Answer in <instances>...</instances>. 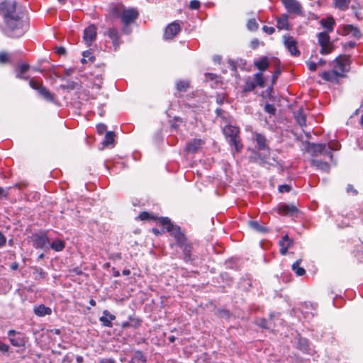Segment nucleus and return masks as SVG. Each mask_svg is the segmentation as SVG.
I'll list each match as a JSON object with an SVG mask.
<instances>
[{
  "label": "nucleus",
  "mask_w": 363,
  "mask_h": 363,
  "mask_svg": "<svg viewBox=\"0 0 363 363\" xmlns=\"http://www.w3.org/2000/svg\"><path fill=\"white\" fill-rule=\"evenodd\" d=\"M330 38L328 32H320L318 35V41L321 48L320 54L328 55L333 50V45L330 43Z\"/></svg>",
  "instance_id": "39448f33"
},
{
  "label": "nucleus",
  "mask_w": 363,
  "mask_h": 363,
  "mask_svg": "<svg viewBox=\"0 0 363 363\" xmlns=\"http://www.w3.org/2000/svg\"><path fill=\"white\" fill-rule=\"evenodd\" d=\"M33 247L36 249H43L49 244V239L46 232L33 235Z\"/></svg>",
  "instance_id": "1a4fd4ad"
},
{
  "label": "nucleus",
  "mask_w": 363,
  "mask_h": 363,
  "mask_svg": "<svg viewBox=\"0 0 363 363\" xmlns=\"http://www.w3.org/2000/svg\"><path fill=\"white\" fill-rule=\"evenodd\" d=\"M10 343L17 347L25 345V338L23 335L15 330H9L7 333Z\"/></svg>",
  "instance_id": "0eeeda50"
},
{
  "label": "nucleus",
  "mask_w": 363,
  "mask_h": 363,
  "mask_svg": "<svg viewBox=\"0 0 363 363\" xmlns=\"http://www.w3.org/2000/svg\"><path fill=\"white\" fill-rule=\"evenodd\" d=\"M256 88V84L255 82L247 81L245 82L244 85L243 90L245 91H252Z\"/></svg>",
  "instance_id": "de8ad7c7"
},
{
  "label": "nucleus",
  "mask_w": 363,
  "mask_h": 363,
  "mask_svg": "<svg viewBox=\"0 0 363 363\" xmlns=\"http://www.w3.org/2000/svg\"><path fill=\"white\" fill-rule=\"evenodd\" d=\"M334 62L335 63V67H337L340 76L343 72H347L348 68V59L345 57H337L335 59Z\"/></svg>",
  "instance_id": "2eb2a0df"
},
{
  "label": "nucleus",
  "mask_w": 363,
  "mask_h": 363,
  "mask_svg": "<svg viewBox=\"0 0 363 363\" xmlns=\"http://www.w3.org/2000/svg\"><path fill=\"white\" fill-rule=\"evenodd\" d=\"M277 27L279 30H289L290 29L289 16L287 14H283L277 18Z\"/></svg>",
  "instance_id": "412c9836"
},
{
  "label": "nucleus",
  "mask_w": 363,
  "mask_h": 363,
  "mask_svg": "<svg viewBox=\"0 0 363 363\" xmlns=\"http://www.w3.org/2000/svg\"><path fill=\"white\" fill-rule=\"evenodd\" d=\"M320 76L323 79L328 82H331L335 77L340 76V74L338 71L333 69L332 71H324Z\"/></svg>",
  "instance_id": "c756f323"
},
{
  "label": "nucleus",
  "mask_w": 363,
  "mask_h": 363,
  "mask_svg": "<svg viewBox=\"0 0 363 363\" xmlns=\"http://www.w3.org/2000/svg\"><path fill=\"white\" fill-rule=\"evenodd\" d=\"M228 63L229 65V67L230 68V69L232 71H233V72L237 71L236 63L233 60H231V59L228 60Z\"/></svg>",
  "instance_id": "774afa93"
},
{
  "label": "nucleus",
  "mask_w": 363,
  "mask_h": 363,
  "mask_svg": "<svg viewBox=\"0 0 363 363\" xmlns=\"http://www.w3.org/2000/svg\"><path fill=\"white\" fill-rule=\"evenodd\" d=\"M335 6L340 10L345 11L348 9L350 0H333Z\"/></svg>",
  "instance_id": "e433bc0d"
},
{
  "label": "nucleus",
  "mask_w": 363,
  "mask_h": 363,
  "mask_svg": "<svg viewBox=\"0 0 363 363\" xmlns=\"http://www.w3.org/2000/svg\"><path fill=\"white\" fill-rule=\"evenodd\" d=\"M203 144V141L201 139H193L187 143L185 150L188 153H195Z\"/></svg>",
  "instance_id": "f3484780"
},
{
  "label": "nucleus",
  "mask_w": 363,
  "mask_h": 363,
  "mask_svg": "<svg viewBox=\"0 0 363 363\" xmlns=\"http://www.w3.org/2000/svg\"><path fill=\"white\" fill-rule=\"evenodd\" d=\"M107 126L104 123H99L96 125L97 132L99 134H103L106 131Z\"/></svg>",
  "instance_id": "e2e57ef3"
},
{
  "label": "nucleus",
  "mask_w": 363,
  "mask_h": 363,
  "mask_svg": "<svg viewBox=\"0 0 363 363\" xmlns=\"http://www.w3.org/2000/svg\"><path fill=\"white\" fill-rule=\"evenodd\" d=\"M346 191L347 194H352L353 195L357 194V191L354 189L353 186L351 184L347 185Z\"/></svg>",
  "instance_id": "69168bd1"
},
{
  "label": "nucleus",
  "mask_w": 363,
  "mask_h": 363,
  "mask_svg": "<svg viewBox=\"0 0 363 363\" xmlns=\"http://www.w3.org/2000/svg\"><path fill=\"white\" fill-rule=\"evenodd\" d=\"M0 16L4 20L7 35L10 37H21L29 28L22 8L18 6L14 0H4L0 3Z\"/></svg>",
  "instance_id": "f257e3e1"
},
{
  "label": "nucleus",
  "mask_w": 363,
  "mask_h": 363,
  "mask_svg": "<svg viewBox=\"0 0 363 363\" xmlns=\"http://www.w3.org/2000/svg\"><path fill=\"white\" fill-rule=\"evenodd\" d=\"M294 118L298 125L301 127L306 125V118L301 108H299L296 112H294Z\"/></svg>",
  "instance_id": "473e14b6"
},
{
  "label": "nucleus",
  "mask_w": 363,
  "mask_h": 363,
  "mask_svg": "<svg viewBox=\"0 0 363 363\" xmlns=\"http://www.w3.org/2000/svg\"><path fill=\"white\" fill-rule=\"evenodd\" d=\"M159 223L174 238L177 246L184 245L187 242L186 237L182 231L181 228L177 225H174L170 218L168 217H161L159 218Z\"/></svg>",
  "instance_id": "7ed1b4c3"
},
{
  "label": "nucleus",
  "mask_w": 363,
  "mask_h": 363,
  "mask_svg": "<svg viewBox=\"0 0 363 363\" xmlns=\"http://www.w3.org/2000/svg\"><path fill=\"white\" fill-rule=\"evenodd\" d=\"M10 347L0 340V352L3 355H9Z\"/></svg>",
  "instance_id": "c03bdc74"
},
{
  "label": "nucleus",
  "mask_w": 363,
  "mask_h": 363,
  "mask_svg": "<svg viewBox=\"0 0 363 363\" xmlns=\"http://www.w3.org/2000/svg\"><path fill=\"white\" fill-rule=\"evenodd\" d=\"M29 85L32 89L36 90L38 93L40 92V88L44 86L43 84L38 83L36 81H34L33 79H30L29 81Z\"/></svg>",
  "instance_id": "8fccbe9b"
},
{
  "label": "nucleus",
  "mask_w": 363,
  "mask_h": 363,
  "mask_svg": "<svg viewBox=\"0 0 363 363\" xmlns=\"http://www.w3.org/2000/svg\"><path fill=\"white\" fill-rule=\"evenodd\" d=\"M114 137H115V134L113 131L107 132L105 135L104 141L102 143L104 146H108L110 145L113 144Z\"/></svg>",
  "instance_id": "58836bf2"
},
{
  "label": "nucleus",
  "mask_w": 363,
  "mask_h": 363,
  "mask_svg": "<svg viewBox=\"0 0 363 363\" xmlns=\"http://www.w3.org/2000/svg\"><path fill=\"white\" fill-rule=\"evenodd\" d=\"M45 101L51 103H55V95L51 93L45 86L40 88L38 93Z\"/></svg>",
  "instance_id": "393cba45"
},
{
  "label": "nucleus",
  "mask_w": 363,
  "mask_h": 363,
  "mask_svg": "<svg viewBox=\"0 0 363 363\" xmlns=\"http://www.w3.org/2000/svg\"><path fill=\"white\" fill-rule=\"evenodd\" d=\"M255 66L260 71V72L265 71L269 67L268 59L266 56L262 57L254 62Z\"/></svg>",
  "instance_id": "c85d7f7f"
},
{
  "label": "nucleus",
  "mask_w": 363,
  "mask_h": 363,
  "mask_svg": "<svg viewBox=\"0 0 363 363\" xmlns=\"http://www.w3.org/2000/svg\"><path fill=\"white\" fill-rule=\"evenodd\" d=\"M65 247V241L59 239L55 240L50 245V247L55 252H61Z\"/></svg>",
  "instance_id": "f704fd0d"
},
{
  "label": "nucleus",
  "mask_w": 363,
  "mask_h": 363,
  "mask_svg": "<svg viewBox=\"0 0 363 363\" xmlns=\"http://www.w3.org/2000/svg\"><path fill=\"white\" fill-rule=\"evenodd\" d=\"M307 65H308V69L312 71V72H314L317 69V65L318 64L314 62H307Z\"/></svg>",
  "instance_id": "338daca9"
},
{
  "label": "nucleus",
  "mask_w": 363,
  "mask_h": 363,
  "mask_svg": "<svg viewBox=\"0 0 363 363\" xmlns=\"http://www.w3.org/2000/svg\"><path fill=\"white\" fill-rule=\"evenodd\" d=\"M179 247L182 249L183 252H184V259L186 262H189V261H192L194 259V258H192V256H191L192 246L190 244H189L186 242L184 243V245H181Z\"/></svg>",
  "instance_id": "bb28decb"
},
{
  "label": "nucleus",
  "mask_w": 363,
  "mask_h": 363,
  "mask_svg": "<svg viewBox=\"0 0 363 363\" xmlns=\"http://www.w3.org/2000/svg\"><path fill=\"white\" fill-rule=\"evenodd\" d=\"M283 43L291 56L298 57L301 55V52L297 46L298 43L294 37L289 35H284L283 36Z\"/></svg>",
  "instance_id": "423d86ee"
},
{
  "label": "nucleus",
  "mask_w": 363,
  "mask_h": 363,
  "mask_svg": "<svg viewBox=\"0 0 363 363\" xmlns=\"http://www.w3.org/2000/svg\"><path fill=\"white\" fill-rule=\"evenodd\" d=\"M84 57L88 58V60L91 62H94L95 57L92 55V52L89 50L84 51L82 53Z\"/></svg>",
  "instance_id": "5fc2aeb1"
},
{
  "label": "nucleus",
  "mask_w": 363,
  "mask_h": 363,
  "mask_svg": "<svg viewBox=\"0 0 363 363\" xmlns=\"http://www.w3.org/2000/svg\"><path fill=\"white\" fill-rule=\"evenodd\" d=\"M223 133L228 144L235 148L236 152H240L243 145L240 138L239 128L232 125H227L223 128Z\"/></svg>",
  "instance_id": "20e7f679"
},
{
  "label": "nucleus",
  "mask_w": 363,
  "mask_h": 363,
  "mask_svg": "<svg viewBox=\"0 0 363 363\" xmlns=\"http://www.w3.org/2000/svg\"><path fill=\"white\" fill-rule=\"evenodd\" d=\"M77 83L74 82H68L67 84L61 85L62 89L74 90L76 88Z\"/></svg>",
  "instance_id": "864d4df0"
},
{
  "label": "nucleus",
  "mask_w": 363,
  "mask_h": 363,
  "mask_svg": "<svg viewBox=\"0 0 363 363\" xmlns=\"http://www.w3.org/2000/svg\"><path fill=\"white\" fill-rule=\"evenodd\" d=\"M281 3L289 13L302 14V6L297 0H281Z\"/></svg>",
  "instance_id": "6e6552de"
},
{
  "label": "nucleus",
  "mask_w": 363,
  "mask_h": 363,
  "mask_svg": "<svg viewBox=\"0 0 363 363\" xmlns=\"http://www.w3.org/2000/svg\"><path fill=\"white\" fill-rule=\"evenodd\" d=\"M33 313L38 317H44L47 315L52 313V309L50 307L45 306L44 304L35 306Z\"/></svg>",
  "instance_id": "4be33fe9"
},
{
  "label": "nucleus",
  "mask_w": 363,
  "mask_h": 363,
  "mask_svg": "<svg viewBox=\"0 0 363 363\" xmlns=\"http://www.w3.org/2000/svg\"><path fill=\"white\" fill-rule=\"evenodd\" d=\"M110 13L121 20L123 25L122 30L125 35H129L132 32L130 26L135 22L140 15L137 8L126 7L121 4L113 5L110 9Z\"/></svg>",
  "instance_id": "f03ea898"
},
{
  "label": "nucleus",
  "mask_w": 363,
  "mask_h": 363,
  "mask_svg": "<svg viewBox=\"0 0 363 363\" xmlns=\"http://www.w3.org/2000/svg\"><path fill=\"white\" fill-rule=\"evenodd\" d=\"M138 218L140 220H147L151 219V215L146 211H143L138 215Z\"/></svg>",
  "instance_id": "6e6d98bb"
},
{
  "label": "nucleus",
  "mask_w": 363,
  "mask_h": 363,
  "mask_svg": "<svg viewBox=\"0 0 363 363\" xmlns=\"http://www.w3.org/2000/svg\"><path fill=\"white\" fill-rule=\"evenodd\" d=\"M281 69L279 68H277L273 73L272 77V86L268 88L269 90H272V86L276 83L278 77L281 74Z\"/></svg>",
  "instance_id": "a18cd8bd"
},
{
  "label": "nucleus",
  "mask_w": 363,
  "mask_h": 363,
  "mask_svg": "<svg viewBox=\"0 0 363 363\" xmlns=\"http://www.w3.org/2000/svg\"><path fill=\"white\" fill-rule=\"evenodd\" d=\"M281 213L287 216H293L298 212V208L294 205L284 204L279 208Z\"/></svg>",
  "instance_id": "5701e85b"
},
{
  "label": "nucleus",
  "mask_w": 363,
  "mask_h": 363,
  "mask_svg": "<svg viewBox=\"0 0 363 363\" xmlns=\"http://www.w3.org/2000/svg\"><path fill=\"white\" fill-rule=\"evenodd\" d=\"M33 274L41 279H44L46 276L45 272L40 267H35Z\"/></svg>",
  "instance_id": "603ef678"
},
{
  "label": "nucleus",
  "mask_w": 363,
  "mask_h": 363,
  "mask_svg": "<svg viewBox=\"0 0 363 363\" xmlns=\"http://www.w3.org/2000/svg\"><path fill=\"white\" fill-rule=\"evenodd\" d=\"M320 25L327 30L328 33H330L334 29L335 21L333 17L322 18L320 21Z\"/></svg>",
  "instance_id": "b1692460"
},
{
  "label": "nucleus",
  "mask_w": 363,
  "mask_h": 363,
  "mask_svg": "<svg viewBox=\"0 0 363 363\" xmlns=\"http://www.w3.org/2000/svg\"><path fill=\"white\" fill-rule=\"evenodd\" d=\"M247 27L250 30L254 31L258 28V23L255 18L250 19L247 23Z\"/></svg>",
  "instance_id": "49530a36"
},
{
  "label": "nucleus",
  "mask_w": 363,
  "mask_h": 363,
  "mask_svg": "<svg viewBox=\"0 0 363 363\" xmlns=\"http://www.w3.org/2000/svg\"><path fill=\"white\" fill-rule=\"evenodd\" d=\"M116 318V315L111 314L108 310H104L102 312V315L99 317V321L104 327L112 328V321Z\"/></svg>",
  "instance_id": "4468645a"
},
{
  "label": "nucleus",
  "mask_w": 363,
  "mask_h": 363,
  "mask_svg": "<svg viewBox=\"0 0 363 363\" xmlns=\"http://www.w3.org/2000/svg\"><path fill=\"white\" fill-rule=\"evenodd\" d=\"M29 67H30L29 65L26 64V63H22V64L19 65L18 67L17 73L16 75V78L21 79H28L29 77H24L23 74L26 73L28 70Z\"/></svg>",
  "instance_id": "2f4dec72"
},
{
  "label": "nucleus",
  "mask_w": 363,
  "mask_h": 363,
  "mask_svg": "<svg viewBox=\"0 0 363 363\" xmlns=\"http://www.w3.org/2000/svg\"><path fill=\"white\" fill-rule=\"evenodd\" d=\"M346 34H351L353 37L359 39L361 37L360 30L352 25H347L345 27Z\"/></svg>",
  "instance_id": "72a5a7b5"
},
{
  "label": "nucleus",
  "mask_w": 363,
  "mask_h": 363,
  "mask_svg": "<svg viewBox=\"0 0 363 363\" xmlns=\"http://www.w3.org/2000/svg\"><path fill=\"white\" fill-rule=\"evenodd\" d=\"M264 110L265 112L272 116L275 115L277 111L275 106L271 104H266L264 107Z\"/></svg>",
  "instance_id": "37998d69"
},
{
  "label": "nucleus",
  "mask_w": 363,
  "mask_h": 363,
  "mask_svg": "<svg viewBox=\"0 0 363 363\" xmlns=\"http://www.w3.org/2000/svg\"><path fill=\"white\" fill-rule=\"evenodd\" d=\"M297 347L306 354L312 352L309 341L305 337H299L298 338Z\"/></svg>",
  "instance_id": "6ab92c4d"
},
{
  "label": "nucleus",
  "mask_w": 363,
  "mask_h": 363,
  "mask_svg": "<svg viewBox=\"0 0 363 363\" xmlns=\"http://www.w3.org/2000/svg\"><path fill=\"white\" fill-rule=\"evenodd\" d=\"M311 164L313 166L315 167L318 169H320L325 172H328L330 171V165L326 162H323L320 160L314 159L312 160Z\"/></svg>",
  "instance_id": "cd10ccee"
},
{
  "label": "nucleus",
  "mask_w": 363,
  "mask_h": 363,
  "mask_svg": "<svg viewBox=\"0 0 363 363\" xmlns=\"http://www.w3.org/2000/svg\"><path fill=\"white\" fill-rule=\"evenodd\" d=\"M217 315L221 318L228 319L230 317V313L228 310L220 308L217 311Z\"/></svg>",
  "instance_id": "09e8293b"
},
{
  "label": "nucleus",
  "mask_w": 363,
  "mask_h": 363,
  "mask_svg": "<svg viewBox=\"0 0 363 363\" xmlns=\"http://www.w3.org/2000/svg\"><path fill=\"white\" fill-rule=\"evenodd\" d=\"M255 140L259 150H267L268 154H269V147L267 144V140L264 135L261 133H256Z\"/></svg>",
  "instance_id": "aec40b11"
},
{
  "label": "nucleus",
  "mask_w": 363,
  "mask_h": 363,
  "mask_svg": "<svg viewBox=\"0 0 363 363\" xmlns=\"http://www.w3.org/2000/svg\"><path fill=\"white\" fill-rule=\"evenodd\" d=\"M201 3L198 0H191L189 4V8L193 10H196L200 8Z\"/></svg>",
  "instance_id": "bf43d9fd"
},
{
  "label": "nucleus",
  "mask_w": 363,
  "mask_h": 363,
  "mask_svg": "<svg viewBox=\"0 0 363 363\" xmlns=\"http://www.w3.org/2000/svg\"><path fill=\"white\" fill-rule=\"evenodd\" d=\"M249 226L254 229L255 230L260 233H265L267 231V228L264 226L261 225L256 220H250L248 222Z\"/></svg>",
  "instance_id": "4c0bfd02"
},
{
  "label": "nucleus",
  "mask_w": 363,
  "mask_h": 363,
  "mask_svg": "<svg viewBox=\"0 0 363 363\" xmlns=\"http://www.w3.org/2000/svg\"><path fill=\"white\" fill-rule=\"evenodd\" d=\"M311 150L312 152V155L313 157L322 155V153H323V152L325 151V143H312L311 145Z\"/></svg>",
  "instance_id": "a878e982"
},
{
  "label": "nucleus",
  "mask_w": 363,
  "mask_h": 363,
  "mask_svg": "<svg viewBox=\"0 0 363 363\" xmlns=\"http://www.w3.org/2000/svg\"><path fill=\"white\" fill-rule=\"evenodd\" d=\"M147 357L142 351L138 350L133 351L128 363H147Z\"/></svg>",
  "instance_id": "a211bd4d"
},
{
  "label": "nucleus",
  "mask_w": 363,
  "mask_h": 363,
  "mask_svg": "<svg viewBox=\"0 0 363 363\" xmlns=\"http://www.w3.org/2000/svg\"><path fill=\"white\" fill-rule=\"evenodd\" d=\"M269 156V154L267 152L266 153H261L259 151L252 150L251 155L249 157V160L250 162L264 165L267 164Z\"/></svg>",
  "instance_id": "9b49d317"
},
{
  "label": "nucleus",
  "mask_w": 363,
  "mask_h": 363,
  "mask_svg": "<svg viewBox=\"0 0 363 363\" xmlns=\"http://www.w3.org/2000/svg\"><path fill=\"white\" fill-rule=\"evenodd\" d=\"M255 82L256 86H258L259 87L264 86V80L262 72H257L255 74L254 81Z\"/></svg>",
  "instance_id": "ea45409f"
},
{
  "label": "nucleus",
  "mask_w": 363,
  "mask_h": 363,
  "mask_svg": "<svg viewBox=\"0 0 363 363\" xmlns=\"http://www.w3.org/2000/svg\"><path fill=\"white\" fill-rule=\"evenodd\" d=\"M104 34L112 40L114 50L116 51L121 43V34L118 29L116 28H109L106 30Z\"/></svg>",
  "instance_id": "9d476101"
},
{
  "label": "nucleus",
  "mask_w": 363,
  "mask_h": 363,
  "mask_svg": "<svg viewBox=\"0 0 363 363\" xmlns=\"http://www.w3.org/2000/svg\"><path fill=\"white\" fill-rule=\"evenodd\" d=\"M189 82L187 81L181 80L177 82L176 88L179 91L184 92L189 88Z\"/></svg>",
  "instance_id": "79ce46f5"
},
{
  "label": "nucleus",
  "mask_w": 363,
  "mask_h": 363,
  "mask_svg": "<svg viewBox=\"0 0 363 363\" xmlns=\"http://www.w3.org/2000/svg\"><path fill=\"white\" fill-rule=\"evenodd\" d=\"M262 30L268 35H272L275 32V28L272 26H264L262 27Z\"/></svg>",
  "instance_id": "0e129e2a"
},
{
  "label": "nucleus",
  "mask_w": 363,
  "mask_h": 363,
  "mask_svg": "<svg viewBox=\"0 0 363 363\" xmlns=\"http://www.w3.org/2000/svg\"><path fill=\"white\" fill-rule=\"evenodd\" d=\"M328 147H330V148L332 150L336 151V150H340L341 145H340V143L339 142H333V143H332L330 144H328Z\"/></svg>",
  "instance_id": "680f3d73"
},
{
  "label": "nucleus",
  "mask_w": 363,
  "mask_h": 363,
  "mask_svg": "<svg viewBox=\"0 0 363 363\" xmlns=\"http://www.w3.org/2000/svg\"><path fill=\"white\" fill-rule=\"evenodd\" d=\"M180 30L181 26L179 23L177 21L172 22L166 27L164 38L165 39H172L179 33Z\"/></svg>",
  "instance_id": "f8f14e48"
},
{
  "label": "nucleus",
  "mask_w": 363,
  "mask_h": 363,
  "mask_svg": "<svg viewBox=\"0 0 363 363\" xmlns=\"http://www.w3.org/2000/svg\"><path fill=\"white\" fill-rule=\"evenodd\" d=\"M301 259L296 260L293 264H292V270L296 274L297 276H303L306 274V270L300 267V264L301 263Z\"/></svg>",
  "instance_id": "c9c22d12"
},
{
  "label": "nucleus",
  "mask_w": 363,
  "mask_h": 363,
  "mask_svg": "<svg viewBox=\"0 0 363 363\" xmlns=\"http://www.w3.org/2000/svg\"><path fill=\"white\" fill-rule=\"evenodd\" d=\"M322 155H325L328 157L330 160L332 162L333 158V155L332 153V150L330 148V147H328V145L325 144V151L322 153Z\"/></svg>",
  "instance_id": "13d9d810"
},
{
  "label": "nucleus",
  "mask_w": 363,
  "mask_h": 363,
  "mask_svg": "<svg viewBox=\"0 0 363 363\" xmlns=\"http://www.w3.org/2000/svg\"><path fill=\"white\" fill-rule=\"evenodd\" d=\"M337 226L340 228H343L350 226L351 224V218L343 215H339L336 219Z\"/></svg>",
  "instance_id": "7c9ffc66"
},
{
  "label": "nucleus",
  "mask_w": 363,
  "mask_h": 363,
  "mask_svg": "<svg viewBox=\"0 0 363 363\" xmlns=\"http://www.w3.org/2000/svg\"><path fill=\"white\" fill-rule=\"evenodd\" d=\"M128 320H130V327L134 329L138 328L142 323L141 320L131 315L128 316Z\"/></svg>",
  "instance_id": "a19ab883"
},
{
  "label": "nucleus",
  "mask_w": 363,
  "mask_h": 363,
  "mask_svg": "<svg viewBox=\"0 0 363 363\" xmlns=\"http://www.w3.org/2000/svg\"><path fill=\"white\" fill-rule=\"evenodd\" d=\"M96 28L94 25H90L84 30L83 40L86 44L90 45L96 39Z\"/></svg>",
  "instance_id": "ddd939ff"
},
{
  "label": "nucleus",
  "mask_w": 363,
  "mask_h": 363,
  "mask_svg": "<svg viewBox=\"0 0 363 363\" xmlns=\"http://www.w3.org/2000/svg\"><path fill=\"white\" fill-rule=\"evenodd\" d=\"M293 240H291L287 234L284 235L279 240V245L280 246V254L285 255L287 253L288 249L292 245Z\"/></svg>",
  "instance_id": "dca6fc26"
},
{
  "label": "nucleus",
  "mask_w": 363,
  "mask_h": 363,
  "mask_svg": "<svg viewBox=\"0 0 363 363\" xmlns=\"http://www.w3.org/2000/svg\"><path fill=\"white\" fill-rule=\"evenodd\" d=\"M257 324L262 328H269L268 322L265 318H259L257 320Z\"/></svg>",
  "instance_id": "4d7b16f0"
},
{
  "label": "nucleus",
  "mask_w": 363,
  "mask_h": 363,
  "mask_svg": "<svg viewBox=\"0 0 363 363\" xmlns=\"http://www.w3.org/2000/svg\"><path fill=\"white\" fill-rule=\"evenodd\" d=\"M74 359V354L72 352H68L63 357L61 363H72Z\"/></svg>",
  "instance_id": "3c124183"
},
{
  "label": "nucleus",
  "mask_w": 363,
  "mask_h": 363,
  "mask_svg": "<svg viewBox=\"0 0 363 363\" xmlns=\"http://www.w3.org/2000/svg\"><path fill=\"white\" fill-rule=\"evenodd\" d=\"M291 189V187L288 184H282L279 186V191L280 193L289 192Z\"/></svg>",
  "instance_id": "052dcab7"
}]
</instances>
